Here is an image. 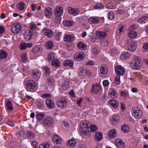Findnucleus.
I'll use <instances>...</instances> for the list:
<instances>
[{"label": "nucleus", "instance_id": "f257e3e1", "mask_svg": "<svg viewBox=\"0 0 148 148\" xmlns=\"http://www.w3.org/2000/svg\"><path fill=\"white\" fill-rule=\"evenodd\" d=\"M90 124L88 121H83L81 123L79 130L83 136H86L90 134Z\"/></svg>", "mask_w": 148, "mask_h": 148}, {"label": "nucleus", "instance_id": "f03ea898", "mask_svg": "<svg viewBox=\"0 0 148 148\" xmlns=\"http://www.w3.org/2000/svg\"><path fill=\"white\" fill-rule=\"evenodd\" d=\"M126 45L127 49L132 52L135 51L137 47V42L132 39L128 40H126Z\"/></svg>", "mask_w": 148, "mask_h": 148}, {"label": "nucleus", "instance_id": "7ed1b4c3", "mask_svg": "<svg viewBox=\"0 0 148 148\" xmlns=\"http://www.w3.org/2000/svg\"><path fill=\"white\" fill-rule=\"evenodd\" d=\"M142 64V62L141 60L136 58L131 61L130 66L132 69L135 70L140 67Z\"/></svg>", "mask_w": 148, "mask_h": 148}, {"label": "nucleus", "instance_id": "20e7f679", "mask_svg": "<svg viewBox=\"0 0 148 148\" xmlns=\"http://www.w3.org/2000/svg\"><path fill=\"white\" fill-rule=\"evenodd\" d=\"M131 112L132 116L136 119H140L142 114L141 110L137 106L133 107L132 109Z\"/></svg>", "mask_w": 148, "mask_h": 148}, {"label": "nucleus", "instance_id": "39448f33", "mask_svg": "<svg viewBox=\"0 0 148 148\" xmlns=\"http://www.w3.org/2000/svg\"><path fill=\"white\" fill-rule=\"evenodd\" d=\"M10 31L14 34L20 33L22 31L21 25L17 23L13 24L11 27Z\"/></svg>", "mask_w": 148, "mask_h": 148}, {"label": "nucleus", "instance_id": "423d86ee", "mask_svg": "<svg viewBox=\"0 0 148 148\" xmlns=\"http://www.w3.org/2000/svg\"><path fill=\"white\" fill-rule=\"evenodd\" d=\"M90 92L92 94L95 95L101 94L102 90L100 85L96 84L93 85Z\"/></svg>", "mask_w": 148, "mask_h": 148}, {"label": "nucleus", "instance_id": "0eeeda50", "mask_svg": "<svg viewBox=\"0 0 148 148\" xmlns=\"http://www.w3.org/2000/svg\"><path fill=\"white\" fill-rule=\"evenodd\" d=\"M67 104V100L65 98H62L59 100L58 101L57 103V106L58 107L63 108H65Z\"/></svg>", "mask_w": 148, "mask_h": 148}, {"label": "nucleus", "instance_id": "6e6552de", "mask_svg": "<svg viewBox=\"0 0 148 148\" xmlns=\"http://www.w3.org/2000/svg\"><path fill=\"white\" fill-rule=\"evenodd\" d=\"M78 72L79 75L81 76H84L86 74L89 76L91 75L90 71L84 67H80L79 69Z\"/></svg>", "mask_w": 148, "mask_h": 148}, {"label": "nucleus", "instance_id": "1a4fd4ad", "mask_svg": "<svg viewBox=\"0 0 148 148\" xmlns=\"http://www.w3.org/2000/svg\"><path fill=\"white\" fill-rule=\"evenodd\" d=\"M54 13L57 17L62 16L63 13V8L62 7L57 6L54 10Z\"/></svg>", "mask_w": 148, "mask_h": 148}, {"label": "nucleus", "instance_id": "9d476101", "mask_svg": "<svg viewBox=\"0 0 148 148\" xmlns=\"http://www.w3.org/2000/svg\"><path fill=\"white\" fill-rule=\"evenodd\" d=\"M100 75L102 77L106 76L108 72L107 66L105 64L102 65L100 67Z\"/></svg>", "mask_w": 148, "mask_h": 148}, {"label": "nucleus", "instance_id": "9b49d317", "mask_svg": "<svg viewBox=\"0 0 148 148\" xmlns=\"http://www.w3.org/2000/svg\"><path fill=\"white\" fill-rule=\"evenodd\" d=\"M27 87L29 89H34L36 86L35 82L32 80H29L27 81L26 83Z\"/></svg>", "mask_w": 148, "mask_h": 148}, {"label": "nucleus", "instance_id": "f8f14e48", "mask_svg": "<svg viewBox=\"0 0 148 148\" xmlns=\"http://www.w3.org/2000/svg\"><path fill=\"white\" fill-rule=\"evenodd\" d=\"M53 122V120L50 117H46L44 119L43 123L46 127L50 126L52 124Z\"/></svg>", "mask_w": 148, "mask_h": 148}, {"label": "nucleus", "instance_id": "ddd939ff", "mask_svg": "<svg viewBox=\"0 0 148 148\" xmlns=\"http://www.w3.org/2000/svg\"><path fill=\"white\" fill-rule=\"evenodd\" d=\"M114 144L119 148H124L125 145L124 142L119 138L117 139L116 140Z\"/></svg>", "mask_w": 148, "mask_h": 148}, {"label": "nucleus", "instance_id": "4468645a", "mask_svg": "<svg viewBox=\"0 0 148 148\" xmlns=\"http://www.w3.org/2000/svg\"><path fill=\"white\" fill-rule=\"evenodd\" d=\"M115 70L116 73L119 75H123L125 73L124 69L121 66H117L115 67Z\"/></svg>", "mask_w": 148, "mask_h": 148}, {"label": "nucleus", "instance_id": "2eb2a0df", "mask_svg": "<svg viewBox=\"0 0 148 148\" xmlns=\"http://www.w3.org/2000/svg\"><path fill=\"white\" fill-rule=\"evenodd\" d=\"M5 108L8 111L12 112L13 110V107L12 102L9 101L7 100L5 102Z\"/></svg>", "mask_w": 148, "mask_h": 148}, {"label": "nucleus", "instance_id": "dca6fc26", "mask_svg": "<svg viewBox=\"0 0 148 148\" xmlns=\"http://www.w3.org/2000/svg\"><path fill=\"white\" fill-rule=\"evenodd\" d=\"M46 104L48 108L52 109L54 107L55 103L53 101L47 99L45 101Z\"/></svg>", "mask_w": 148, "mask_h": 148}, {"label": "nucleus", "instance_id": "f3484780", "mask_svg": "<svg viewBox=\"0 0 148 148\" xmlns=\"http://www.w3.org/2000/svg\"><path fill=\"white\" fill-rule=\"evenodd\" d=\"M126 29V26L125 25H120L116 31V34L119 35H121Z\"/></svg>", "mask_w": 148, "mask_h": 148}, {"label": "nucleus", "instance_id": "a211bd4d", "mask_svg": "<svg viewBox=\"0 0 148 148\" xmlns=\"http://www.w3.org/2000/svg\"><path fill=\"white\" fill-rule=\"evenodd\" d=\"M68 10L69 13L74 16L77 15L79 13V10L78 8L73 9L71 7H69Z\"/></svg>", "mask_w": 148, "mask_h": 148}, {"label": "nucleus", "instance_id": "6ab92c4d", "mask_svg": "<svg viewBox=\"0 0 148 148\" xmlns=\"http://www.w3.org/2000/svg\"><path fill=\"white\" fill-rule=\"evenodd\" d=\"M120 117L117 114L113 116L111 119L112 123L113 124H118L120 121Z\"/></svg>", "mask_w": 148, "mask_h": 148}, {"label": "nucleus", "instance_id": "aec40b11", "mask_svg": "<svg viewBox=\"0 0 148 148\" xmlns=\"http://www.w3.org/2000/svg\"><path fill=\"white\" fill-rule=\"evenodd\" d=\"M130 56V54L127 51L123 52L121 54L120 58L121 60H125L129 58Z\"/></svg>", "mask_w": 148, "mask_h": 148}, {"label": "nucleus", "instance_id": "412c9836", "mask_svg": "<svg viewBox=\"0 0 148 148\" xmlns=\"http://www.w3.org/2000/svg\"><path fill=\"white\" fill-rule=\"evenodd\" d=\"M64 40L65 41H72L74 39V36L73 34H65L64 37Z\"/></svg>", "mask_w": 148, "mask_h": 148}, {"label": "nucleus", "instance_id": "4be33fe9", "mask_svg": "<svg viewBox=\"0 0 148 148\" xmlns=\"http://www.w3.org/2000/svg\"><path fill=\"white\" fill-rule=\"evenodd\" d=\"M32 46L33 44L32 43L22 42L20 44L19 47L21 50H25L27 47L30 48Z\"/></svg>", "mask_w": 148, "mask_h": 148}, {"label": "nucleus", "instance_id": "5701e85b", "mask_svg": "<svg viewBox=\"0 0 148 148\" xmlns=\"http://www.w3.org/2000/svg\"><path fill=\"white\" fill-rule=\"evenodd\" d=\"M108 93L112 98H117L118 96V94L113 88H111L109 90Z\"/></svg>", "mask_w": 148, "mask_h": 148}, {"label": "nucleus", "instance_id": "b1692460", "mask_svg": "<svg viewBox=\"0 0 148 148\" xmlns=\"http://www.w3.org/2000/svg\"><path fill=\"white\" fill-rule=\"evenodd\" d=\"M84 57V55L82 52L77 53L74 56V58L76 60H81L83 59Z\"/></svg>", "mask_w": 148, "mask_h": 148}, {"label": "nucleus", "instance_id": "393cba45", "mask_svg": "<svg viewBox=\"0 0 148 148\" xmlns=\"http://www.w3.org/2000/svg\"><path fill=\"white\" fill-rule=\"evenodd\" d=\"M42 31L45 35L49 38L51 37L53 35V32L50 29L44 28L43 29Z\"/></svg>", "mask_w": 148, "mask_h": 148}, {"label": "nucleus", "instance_id": "a878e982", "mask_svg": "<svg viewBox=\"0 0 148 148\" xmlns=\"http://www.w3.org/2000/svg\"><path fill=\"white\" fill-rule=\"evenodd\" d=\"M73 62L72 60H66L64 61V65L67 67H72L73 66Z\"/></svg>", "mask_w": 148, "mask_h": 148}, {"label": "nucleus", "instance_id": "bb28decb", "mask_svg": "<svg viewBox=\"0 0 148 148\" xmlns=\"http://www.w3.org/2000/svg\"><path fill=\"white\" fill-rule=\"evenodd\" d=\"M96 34L98 38L99 39L105 38L107 35V34L105 32L100 31L97 32Z\"/></svg>", "mask_w": 148, "mask_h": 148}, {"label": "nucleus", "instance_id": "cd10ccee", "mask_svg": "<svg viewBox=\"0 0 148 148\" xmlns=\"http://www.w3.org/2000/svg\"><path fill=\"white\" fill-rule=\"evenodd\" d=\"M116 135V131L114 129H112L108 132V135L110 138H114Z\"/></svg>", "mask_w": 148, "mask_h": 148}, {"label": "nucleus", "instance_id": "c85d7f7f", "mask_svg": "<svg viewBox=\"0 0 148 148\" xmlns=\"http://www.w3.org/2000/svg\"><path fill=\"white\" fill-rule=\"evenodd\" d=\"M88 21L90 23L97 24L99 23L100 20L97 18L93 17L89 18Z\"/></svg>", "mask_w": 148, "mask_h": 148}, {"label": "nucleus", "instance_id": "c756f323", "mask_svg": "<svg viewBox=\"0 0 148 148\" xmlns=\"http://www.w3.org/2000/svg\"><path fill=\"white\" fill-rule=\"evenodd\" d=\"M53 140L57 144H61L62 141V139L58 135H55L53 136Z\"/></svg>", "mask_w": 148, "mask_h": 148}, {"label": "nucleus", "instance_id": "7c9ffc66", "mask_svg": "<svg viewBox=\"0 0 148 148\" xmlns=\"http://www.w3.org/2000/svg\"><path fill=\"white\" fill-rule=\"evenodd\" d=\"M32 34V31L27 30L24 34L26 40H29L31 38Z\"/></svg>", "mask_w": 148, "mask_h": 148}, {"label": "nucleus", "instance_id": "2f4dec72", "mask_svg": "<svg viewBox=\"0 0 148 148\" xmlns=\"http://www.w3.org/2000/svg\"><path fill=\"white\" fill-rule=\"evenodd\" d=\"M77 48L81 50H85L87 48V46L83 42H81L77 43Z\"/></svg>", "mask_w": 148, "mask_h": 148}, {"label": "nucleus", "instance_id": "473e14b6", "mask_svg": "<svg viewBox=\"0 0 148 148\" xmlns=\"http://www.w3.org/2000/svg\"><path fill=\"white\" fill-rule=\"evenodd\" d=\"M103 137L102 133L99 132H97L95 136V139L96 141H99L101 140Z\"/></svg>", "mask_w": 148, "mask_h": 148}, {"label": "nucleus", "instance_id": "72a5a7b5", "mask_svg": "<svg viewBox=\"0 0 148 148\" xmlns=\"http://www.w3.org/2000/svg\"><path fill=\"white\" fill-rule=\"evenodd\" d=\"M110 104L114 108H116L118 106V103L114 99H112L109 101Z\"/></svg>", "mask_w": 148, "mask_h": 148}, {"label": "nucleus", "instance_id": "f704fd0d", "mask_svg": "<svg viewBox=\"0 0 148 148\" xmlns=\"http://www.w3.org/2000/svg\"><path fill=\"white\" fill-rule=\"evenodd\" d=\"M68 145L71 147H73L76 145V142L74 139H72L68 141L67 143Z\"/></svg>", "mask_w": 148, "mask_h": 148}, {"label": "nucleus", "instance_id": "c9c22d12", "mask_svg": "<svg viewBox=\"0 0 148 148\" xmlns=\"http://www.w3.org/2000/svg\"><path fill=\"white\" fill-rule=\"evenodd\" d=\"M45 13L46 17H50L52 14L51 8L49 7L45 8Z\"/></svg>", "mask_w": 148, "mask_h": 148}, {"label": "nucleus", "instance_id": "e433bc0d", "mask_svg": "<svg viewBox=\"0 0 148 148\" xmlns=\"http://www.w3.org/2000/svg\"><path fill=\"white\" fill-rule=\"evenodd\" d=\"M8 53L6 51L3 50H0V58L5 59L6 58Z\"/></svg>", "mask_w": 148, "mask_h": 148}, {"label": "nucleus", "instance_id": "4c0bfd02", "mask_svg": "<svg viewBox=\"0 0 148 148\" xmlns=\"http://www.w3.org/2000/svg\"><path fill=\"white\" fill-rule=\"evenodd\" d=\"M33 77L35 79H38L40 76V74L38 70H34L32 72Z\"/></svg>", "mask_w": 148, "mask_h": 148}, {"label": "nucleus", "instance_id": "58836bf2", "mask_svg": "<svg viewBox=\"0 0 148 148\" xmlns=\"http://www.w3.org/2000/svg\"><path fill=\"white\" fill-rule=\"evenodd\" d=\"M45 46L47 49H51L54 46L53 42L51 41H48L45 43Z\"/></svg>", "mask_w": 148, "mask_h": 148}, {"label": "nucleus", "instance_id": "ea45409f", "mask_svg": "<svg viewBox=\"0 0 148 148\" xmlns=\"http://www.w3.org/2000/svg\"><path fill=\"white\" fill-rule=\"evenodd\" d=\"M51 65L54 67H57L60 66V62L57 59H54L51 62Z\"/></svg>", "mask_w": 148, "mask_h": 148}, {"label": "nucleus", "instance_id": "a19ab883", "mask_svg": "<svg viewBox=\"0 0 148 148\" xmlns=\"http://www.w3.org/2000/svg\"><path fill=\"white\" fill-rule=\"evenodd\" d=\"M128 36L130 38H134L137 36V33L134 31H130L128 33Z\"/></svg>", "mask_w": 148, "mask_h": 148}, {"label": "nucleus", "instance_id": "79ce46f5", "mask_svg": "<svg viewBox=\"0 0 148 148\" xmlns=\"http://www.w3.org/2000/svg\"><path fill=\"white\" fill-rule=\"evenodd\" d=\"M122 131L125 133L128 132L130 130L129 127L126 125H123L121 127Z\"/></svg>", "mask_w": 148, "mask_h": 148}, {"label": "nucleus", "instance_id": "37998d69", "mask_svg": "<svg viewBox=\"0 0 148 148\" xmlns=\"http://www.w3.org/2000/svg\"><path fill=\"white\" fill-rule=\"evenodd\" d=\"M45 115L44 113L39 112L36 113V117L39 121H40L45 116Z\"/></svg>", "mask_w": 148, "mask_h": 148}, {"label": "nucleus", "instance_id": "c03bdc74", "mask_svg": "<svg viewBox=\"0 0 148 148\" xmlns=\"http://www.w3.org/2000/svg\"><path fill=\"white\" fill-rule=\"evenodd\" d=\"M63 22L64 25L68 27H71L73 24L72 21H71L66 20Z\"/></svg>", "mask_w": 148, "mask_h": 148}, {"label": "nucleus", "instance_id": "a18cd8bd", "mask_svg": "<svg viewBox=\"0 0 148 148\" xmlns=\"http://www.w3.org/2000/svg\"><path fill=\"white\" fill-rule=\"evenodd\" d=\"M69 86V83L68 81H64L63 83L62 87L63 89H66L68 88Z\"/></svg>", "mask_w": 148, "mask_h": 148}, {"label": "nucleus", "instance_id": "49530a36", "mask_svg": "<svg viewBox=\"0 0 148 148\" xmlns=\"http://www.w3.org/2000/svg\"><path fill=\"white\" fill-rule=\"evenodd\" d=\"M120 95L124 99L126 98L129 96L128 93H127L125 91L123 90H122L120 92Z\"/></svg>", "mask_w": 148, "mask_h": 148}, {"label": "nucleus", "instance_id": "de8ad7c7", "mask_svg": "<svg viewBox=\"0 0 148 148\" xmlns=\"http://www.w3.org/2000/svg\"><path fill=\"white\" fill-rule=\"evenodd\" d=\"M49 146V143L47 142H46L41 144L39 147V148H48Z\"/></svg>", "mask_w": 148, "mask_h": 148}, {"label": "nucleus", "instance_id": "09e8293b", "mask_svg": "<svg viewBox=\"0 0 148 148\" xmlns=\"http://www.w3.org/2000/svg\"><path fill=\"white\" fill-rule=\"evenodd\" d=\"M109 52L111 55L113 56H115L117 53V51L116 49L113 48L110 50Z\"/></svg>", "mask_w": 148, "mask_h": 148}, {"label": "nucleus", "instance_id": "8fccbe9b", "mask_svg": "<svg viewBox=\"0 0 148 148\" xmlns=\"http://www.w3.org/2000/svg\"><path fill=\"white\" fill-rule=\"evenodd\" d=\"M22 61L24 63H25L27 61V55L25 53H23L21 56Z\"/></svg>", "mask_w": 148, "mask_h": 148}, {"label": "nucleus", "instance_id": "3c124183", "mask_svg": "<svg viewBox=\"0 0 148 148\" xmlns=\"http://www.w3.org/2000/svg\"><path fill=\"white\" fill-rule=\"evenodd\" d=\"M24 3L22 2L20 3L17 5L18 9L20 11L22 10L24 8Z\"/></svg>", "mask_w": 148, "mask_h": 148}, {"label": "nucleus", "instance_id": "603ef678", "mask_svg": "<svg viewBox=\"0 0 148 148\" xmlns=\"http://www.w3.org/2000/svg\"><path fill=\"white\" fill-rule=\"evenodd\" d=\"M97 126L94 125H92L91 126L90 125L89 130H90L93 132H95L97 130Z\"/></svg>", "mask_w": 148, "mask_h": 148}, {"label": "nucleus", "instance_id": "864d4df0", "mask_svg": "<svg viewBox=\"0 0 148 148\" xmlns=\"http://www.w3.org/2000/svg\"><path fill=\"white\" fill-rule=\"evenodd\" d=\"M115 84L118 85L120 84V76L119 75H117L115 77Z\"/></svg>", "mask_w": 148, "mask_h": 148}, {"label": "nucleus", "instance_id": "5fc2aeb1", "mask_svg": "<svg viewBox=\"0 0 148 148\" xmlns=\"http://www.w3.org/2000/svg\"><path fill=\"white\" fill-rule=\"evenodd\" d=\"M108 41L105 40H101V45L102 47H105L108 45Z\"/></svg>", "mask_w": 148, "mask_h": 148}, {"label": "nucleus", "instance_id": "6e6d98bb", "mask_svg": "<svg viewBox=\"0 0 148 148\" xmlns=\"http://www.w3.org/2000/svg\"><path fill=\"white\" fill-rule=\"evenodd\" d=\"M107 16L110 20H112L114 18V15L113 13L112 12H110L107 15Z\"/></svg>", "mask_w": 148, "mask_h": 148}, {"label": "nucleus", "instance_id": "4d7b16f0", "mask_svg": "<svg viewBox=\"0 0 148 148\" xmlns=\"http://www.w3.org/2000/svg\"><path fill=\"white\" fill-rule=\"evenodd\" d=\"M27 136L31 138H33L34 137V134L31 131L29 130L27 131V133L26 134Z\"/></svg>", "mask_w": 148, "mask_h": 148}, {"label": "nucleus", "instance_id": "13d9d810", "mask_svg": "<svg viewBox=\"0 0 148 148\" xmlns=\"http://www.w3.org/2000/svg\"><path fill=\"white\" fill-rule=\"evenodd\" d=\"M36 28L37 27L36 25L32 23L31 24L30 26V29L29 30L32 31V32L33 31L36 30Z\"/></svg>", "mask_w": 148, "mask_h": 148}, {"label": "nucleus", "instance_id": "bf43d9fd", "mask_svg": "<svg viewBox=\"0 0 148 148\" xmlns=\"http://www.w3.org/2000/svg\"><path fill=\"white\" fill-rule=\"evenodd\" d=\"M103 7V5L100 3H98L94 6V8L96 9L102 8Z\"/></svg>", "mask_w": 148, "mask_h": 148}, {"label": "nucleus", "instance_id": "052dcab7", "mask_svg": "<svg viewBox=\"0 0 148 148\" xmlns=\"http://www.w3.org/2000/svg\"><path fill=\"white\" fill-rule=\"evenodd\" d=\"M47 83L49 85H52L54 83V81L52 78L48 79L47 80Z\"/></svg>", "mask_w": 148, "mask_h": 148}, {"label": "nucleus", "instance_id": "680f3d73", "mask_svg": "<svg viewBox=\"0 0 148 148\" xmlns=\"http://www.w3.org/2000/svg\"><path fill=\"white\" fill-rule=\"evenodd\" d=\"M41 49V47L38 46L34 47L33 48V51L35 52H37Z\"/></svg>", "mask_w": 148, "mask_h": 148}, {"label": "nucleus", "instance_id": "e2e57ef3", "mask_svg": "<svg viewBox=\"0 0 148 148\" xmlns=\"http://www.w3.org/2000/svg\"><path fill=\"white\" fill-rule=\"evenodd\" d=\"M147 18V16H144L140 18L138 20V22L140 23H141L142 22H143Z\"/></svg>", "mask_w": 148, "mask_h": 148}, {"label": "nucleus", "instance_id": "0e129e2a", "mask_svg": "<svg viewBox=\"0 0 148 148\" xmlns=\"http://www.w3.org/2000/svg\"><path fill=\"white\" fill-rule=\"evenodd\" d=\"M61 18L59 17H56L54 19V21L56 23L59 24L61 21Z\"/></svg>", "mask_w": 148, "mask_h": 148}, {"label": "nucleus", "instance_id": "69168bd1", "mask_svg": "<svg viewBox=\"0 0 148 148\" xmlns=\"http://www.w3.org/2000/svg\"><path fill=\"white\" fill-rule=\"evenodd\" d=\"M42 97L44 99H47L48 98H50L51 97V94L46 93L42 95Z\"/></svg>", "mask_w": 148, "mask_h": 148}, {"label": "nucleus", "instance_id": "338daca9", "mask_svg": "<svg viewBox=\"0 0 148 148\" xmlns=\"http://www.w3.org/2000/svg\"><path fill=\"white\" fill-rule=\"evenodd\" d=\"M109 84V82L108 80H105L103 82V84L104 86H108Z\"/></svg>", "mask_w": 148, "mask_h": 148}, {"label": "nucleus", "instance_id": "774afa93", "mask_svg": "<svg viewBox=\"0 0 148 148\" xmlns=\"http://www.w3.org/2000/svg\"><path fill=\"white\" fill-rule=\"evenodd\" d=\"M100 99L103 101H105L107 99L106 94L105 93L103 94L102 97L100 98Z\"/></svg>", "mask_w": 148, "mask_h": 148}]
</instances>
